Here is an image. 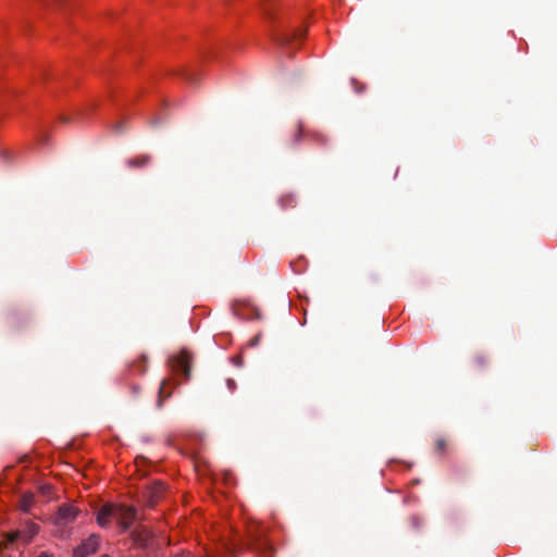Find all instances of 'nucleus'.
I'll list each match as a JSON object with an SVG mask.
<instances>
[{
	"instance_id": "f257e3e1",
	"label": "nucleus",
	"mask_w": 557,
	"mask_h": 557,
	"mask_svg": "<svg viewBox=\"0 0 557 557\" xmlns=\"http://www.w3.org/2000/svg\"><path fill=\"white\" fill-rule=\"evenodd\" d=\"M136 511L126 505L104 504L97 512V523L101 528H108L115 521L123 530H127L135 520Z\"/></svg>"
},
{
	"instance_id": "f03ea898",
	"label": "nucleus",
	"mask_w": 557,
	"mask_h": 557,
	"mask_svg": "<svg viewBox=\"0 0 557 557\" xmlns=\"http://www.w3.org/2000/svg\"><path fill=\"white\" fill-rule=\"evenodd\" d=\"M169 366L173 374H175L176 376L182 375L185 380L189 377L190 356L186 350H183L178 355L170 357Z\"/></svg>"
},
{
	"instance_id": "7ed1b4c3",
	"label": "nucleus",
	"mask_w": 557,
	"mask_h": 557,
	"mask_svg": "<svg viewBox=\"0 0 557 557\" xmlns=\"http://www.w3.org/2000/svg\"><path fill=\"white\" fill-rule=\"evenodd\" d=\"M78 510L70 504H63L59 507L54 517V524L60 530L65 529L77 518Z\"/></svg>"
},
{
	"instance_id": "20e7f679",
	"label": "nucleus",
	"mask_w": 557,
	"mask_h": 557,
	"mask_svg": "<svg viewBox=\"0 0 557 557\" xmlns=\"http://www.w3.org/2000/svg\"><path fill=\"white\" fill-rule=\"evenodd\" d=\"M100 545V536L96 534L89 535L73 550V557H88L97 552Z\"/></svg>"
},
{
	"instance_id": "39448f33",
	"label": "nucleus",
	"mask_w": 557,
	"mask_h": 557,
	"mask_svg": "<svg viewBox=\"0 0 557 557\" xmlns=\"http://www.w3.org/2000/svg\"><path fill=\"white\" fill-rule=\"evenodd\" d=\"M306 29L298 28L294 30H282L274 34V40L281 47H288L294 41L301 39L305 36Z\"/></svg>"
},
{
	"instance_id": "423d86ee",
	"label": "nucleus",
	"mask_w": 557,
	"mask_h": 557,
	"mask_svg": "<svg viewBox=\"0 0 557 557\" xmlns=\"http://www.w3.org/2000/svg\"><path fill=\"white\" fill-rule=\"evenodd\" d=\"M175 385L174 379H164L161 382L158 393V406L161 407L165 398L171 396V392H166L168 388H172Z\"/></svg>"
},
{
	"instance_id": "0eeeda50",
	"label": "nucleus",
	"mask_w": 557,
	"mask_h": 557,
	"mask_svg": "<svg viewBox=\"0 0 557 557\" xmlns=\"http://www.w3.org/2000/svg\"><path fill=\"white\" fill-rule=\"evenodd\" d=\"M261 9H262L264 15L269 20H272L274 17L275 0H262Z\"/></svg>"
},
{
	"instance_id": "6e6552de",
	"label": "nucleus",
	"mask_w": 557,
	"mask_h": 557,
	"mask_svg": "<svg viewBox=\"0 0 557 557\" xmlns=\"http://www.w3.org/2000/svg\"><path fill=\"white\" fill-rule=\"evenodd\" d=\"M307 135L311 140H314V141H319V143H323L324 141V136L318 132H310V133H306L302 124H299V128H298V134L296 135V140H298V137L302 136V135Z\"/></svg>"
},
{
	"instance_id": "1a4fd4ad",
	"label": "nucleus",
	"mask_w": 557,
	"mask_h": 557,
	"mask_svg": "<svg viewBox=\"0 0 557 557\" xmlns=\"http://www.w3.org/2000/svg\"><path fill=\"white\" fill-rule=\"evenodd\" d=\"M34 504L33 494H25L21 500V508L23 511H29Z\"/></svg>"
},
{
	"instance_id": "9d476101",
	"label": "nucleus",
	"mask_w": 557,
	"mask_h": 557,
	"mask_svg": "<svg viewBox=\"0 0 557 557\" xmlns=\"http://www.w3.org/2000/svg\"><path fill=\"white\" fill-rule=\"evenodd\" d=\"M38 532V527L34 523L29 524L27 534L23 535V542L27 543L29 542L35 534Z\"/></svg>"
},
{
	"instance_id": "9b49d317",
	"label": "nucleus",
	"mask_w": 557,
	"mask_h": 557,
	"mask_svg": "<svg viewBox=\"0 0 557 557\" xmlns=\"http://www.w3.org/2000/svg\"><path fill=\"white\" fill-rule=\"evenodd\" d=\"M148 161L147 157H137L127 161L129 166H143Z\"/></svg>"
},
{
	"instance_id": "f8f14e48",
	"label": "nucleus",
	"mask_w": 557,
	"mask_h": 557,
	"mask_svg": "<svg viewBox=\"0 0 557 557\" xmlns=\"http://www.w3.org/2000/svg\"><path fill=\"white\" fill-rule=\"evenodd\" d=\"M21 536L20 533H16V534H7L4 532H2V535H1V539H2V546L4 545L5 542H14L15 540H17L18 537Z\"/></svg>"
},
{
	"instance_id": "ddd939ff",
	"label": "nucleus",
	"mask_w": 557,
	"mask_h": 557,
	"mask_svg": "<svg viewBox=\"0 0 557 557\" xmlns=\"http://www.w3.org/2000/svg\"><path fill=\"white\" fill-rule=\"evenodd\" d=\"M293 202H294L293 196H286V197H282L280 199V203H281L282 208H286L288 206H292Z\"/></svg>"
},
{
	"instance_id": "4468645a",
	"label": "nucleus",
	"mask_w": 557,
	"mask_h": 557,
	"mask_svg": "<svg viewBox=\"0 0 557 557\" xmlns=\"http://www.w3.org/2000/svg\"><path fill=\"white\" fill-rule=\"evenodd\" d=\"M260 546L264 549L263 557H271L272 548L270 547V545L268 543L263 542V543H260Z\"/></svg>"
},
{
	"instance_id": "2eb2a0df",
	"label": "nucleus",
	"mask_w": 557,
	"mask_h": 557,
	"mask_svg": "<svg viewBox=\"0 0 557 557\" xmlns=\"http://www.w3.org/2000/svg\"><path fill=\"white\" fill-rule=\"evenodd\" d=\"M231 361H232L236 367H240V366H242V358H240L239 356H236V357L231 358Z\"/></svg>"
},
{
	"instance_id": "dca6fc26",
	"label": "nucleus",
	"mask_w": 557,
	"mask_h": 557,
	"mask_svg": "<svg viewBox=\"0 0 557 557\" xmlns=\"http://www.w3.org/2000/svg\"><path fill=\"white\" fill-rule=\"evenodd\" d=\"M226 384H227V387H228V389H230L231 392H233V391L235 389L236 384H235V381H234V380L228 379V380L226 381Z\"/></svg>"
},
{
	"instance_id": "f3484780",
	"label": "nucleus",
	"mask_w": 557,
	"mask_h": 557,
	"mask_svg": "<svg viewBox=\"0 0 557 557\" xmlns=\"http://www.w3.org/2000/svg\"><path fill=\"white\" fill-rule=\"evenodd\" d=\"M259 339H260V336L257 335L256 337H253L251 341H250V345L251 346H255L259 343Z\"/></svg>"
},
{
	"instance_id": "a211bd4d",
	"label": "nucleus",
	"mask_w": 557,
	"mask_h": 557,
	"mask_svg": "<svg viewBox=\"0 0 557 557\" xmlns=\"http://www.w3.org/2000/svg\"><path fill=\"white\" fill-rule=\"evenodd\" d=\"M174 557H191L189 553L176 554Z\"/></svg>"
},
{
	"instance_id": "6ab92c4d",
	"label": "nucleus",
	"mask_w": 557,
	"mask_h": 557,
	"mask_svg": "<svg viewBox=\"0 0 557 557\" xmlns=\"http://www.w3.org/2000/svg\"><path fill=\"white\" fill-rule=\"evenodd\" d=\"M443 447H444V442L443 441H438L437 442V448L438 449H443Z\"/></svg>"
},
{
	"instance_id": "aec40b11",
	"label": "nucleus",
	"mask_w": 557,
	"mask_h": 557,
	"mask_svg": "<svg viewBox=\"0 0 557 557\" xmlns=\"http://www.w3.org/2000/svg\"><path fill=\"white\" fill-rule=\"evenodd\" d=\"M418 520L419 519L417 517L412 518V523H413L414 527H418Z\"/></svg>"
},
{
	"instance_id": "412c9836",
	"label": "nucleus",
	"mask_w": 557,
	"mask_h": 557,
	"mask_svg": "<svg viewBox=\"0 0 557 557\" xmlns=\"http://www.w3.org/2000/svg\"><path fill=\"white\" fill-rule=\"evenodd\" d=\"M351 84H352V85H356V84H357V82H356L355 79H351Z\"/></svg>"
},
{
	"instance_id": "4be33fe9",
	"label": "nucleus",
	"mask_w": 557,
	"mask_h": 557,
	"mask_svg": "<svg viewBox=\"0 0 557 557\" xmlns=\"http://www.w3.org/2000/svg\"><path fill=\"white\" fill-rule=\"evenodd\" d=\"M101 557H109V556H108V555H103V556H101Z\"/></svg>"
}]
</instances>
